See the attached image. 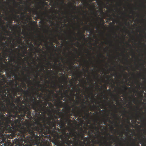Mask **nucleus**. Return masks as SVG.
<instances>
[{"label":"nucleus","mask_w":146,"mask_h":146,"mask_svg":"<svg viewBox=\"0 0 146 146\" xmlns=\"http://www.w3.org/2000/svg\"><path fill=\"white\" fill-rule=\"evenodd\" d=\"M55 114L51 115L49 120L44 119L41 122L39 121L36 122L34 124H31L30 129L36 134L40 133L46 135L51 134L55 140V145L60 141V139H67L69 137V135L66 132V128L65 123L61 119L60 122L58 119L59 117Z\"/></svg>","instance_id":"f257e3e1"},{"label":"nucleus","mask_w":146,"mask_h":146,"mask_svg":"<svg viewBox=\"0 0 146 146\" xmlns=\"http://www.w3.org/2000/svg\"><path fill=\"white\" fill-rule=\"evenodd\" d=\"M19 132L21 136L25 139V140L21 139L18 140L16 144L17 146H50V144L45 141L40 143L39 140L36 139L37 134H35L29 128L27 129L23 128Z\"/></svg>","instance_id":"f03ea898"},{"label":"nucleus","mask_w":146,"mask_h":146,"mask_svg":"<svg viewBox=\"0 0 146 146\" xmlns=\"http://www.w3.org/2000/svg\"><path fill=\"white\" fill-rule=\"evenodd\" d=\"M3 109H2L3 112H7L9 115L7 117H6V122L7 124L10 123L12 127L16 129L17 127H21V119L17 114V106L15 105L13 103H10V108L9 109L5 106V105Z\"/></svg>","instance_id":"7ed1b4c3"},{"label":"nucleus","mask_w":146,"mask_h":146,"mask_svg":"<svg viewBox=\"0 0 146 146\" xmlns=\"http://www.w3.org/2000/svg\"><path fill=\"white\" fill-rule=\"evenodd\" d=\"M31 102L33 103L31 105L33 109L35 111V115H38V116H40V113H42L41 111H43L44 113L46 112L44 110V108L47 106L48 101H46L44 104H40L39 101H37L35 98L33 99V98H31Z\"/></svg>","instance_id":"20e7f679"},{"label":"nucleus","mask_w":146,"mask_h":146,"mask_svg":"<svg viewBox=\"0 0 146 146\" xmlns=\"http://www.w3.org/2000/svg\"><path fill=\"white\" fill-rule=\"evenodd\" d=\"M17 114L19 113H21L20 115H19L20 117L19 119H21V123L23 125L24 123H23L21 122L22 119H23L24 118L26 114H27V117L29 119H31L32 116H31V111L30 108H28L26 106L23 105L21 104L20 106H18L17 109Z\"/></svg>","instance_id":"39448f33"},{"label":"nucleus","mask_w":146,"mask_h":146,"mask_svg":"<svg viewBox=\"0 0 146 146\" xmlns=\"http://www.w3.org/2000/svg\"><path fill=\"white\" fill-rule=\"evenodd\" d=\"M6 117L5 116L4 114L0 116V126H2L3 125L4 126V128L3 133L5 134L4 133H6L7 132H11L13 130H15L11 125L10 123L7 124L6 122Z\"/></svg>","instance_id":"423d86ee"},{"label":"nucleus","mask_w":146,"mask_h":146,"mask_svg":"<svg viewBox=\"0 0 146 146\" xmlns=\"http://www.w3.org/2000/svg\"><path fill=\"white\" fill-rule=\"evenodd\" d=\"M31 125V124L28 123L27 124V127H24V125H23L21 123V127H17V129H15V130H12V131L11 132H7L6 133H12L13 132H15V136H16V135H17L18 136H19V137L18 138V139H16L15 140V144H16H16L17 142V141L18 140H20L21 139H23L25 140V138H24V137L21 136V133H19V132L21 131V130H22V129H23V128H25L26 129H27L28 128H29V127H31V126H30ZM14 143H15V142H14Z\"/></svg>","instance_id":"0eeeda50"},{"label":"nucleus","mask_w":146,"mask_h":146,"mask_svg":"<svg viewBox=\"0 0 146 146\" xmlns=\"http://www.w3.org/2000/svg\"><path fill=\"white\" fill-rule=\"evenodd\" d=\"M82 109L80 110H78L77 111H73V113L74 114V116L76 117H84L83 115L84 114H85V115L87 117L88 116L90 115V113H91V112L87 113L86 112V111L85 110L86 109V111L89 112V110L88 109H86V106L83 104H82Z\"/></svg>","instance_id":"6e6552de"},{"label":"nucleus","mask_w":146,"mask_h":146,"mask_svg":"<svg viewBox=\"0 0 146 146\" xmlns=\"http://www.w3.org/2000/svg\"><path fill=\"white\" fill-rule=\"evenodd\" d=\"M90 130L88 131H87V130L85 131V133H88L89 136H93V133L94 132V129L95 128L97 129L98 131L99 130V128L95 125L94 124V125H91L89 127Z\"/></svg>","instance_id":"1a4fd4ad"},{"label":"nucleus","mask_w":146,"mask_h":146,"mask_svg":"<svg viewBox=\"0 0 146 146\" xmlns=\"http://www.w3.org/2000/svg\"><path fill=\"white\" fill-rule=\"evenodd\" d=\"M7 94H5V93H0V105H4L3 102L5 101L7 102V99L6 98V95Z\"/></svg>","instance_id":"9d476101"},{"label":"nucleus","mask_w":146,"mask_h":146,"mask_svg":"<svg viewBox=\"0 0 146 146\" xmlns=\"http://www.w3.org/2000/svg\"><path fill=\"white\" fill-rule=\"evenodd\" d=\"M9 24H8L7 23V28L8 27L10 29H12V27H11V26L12 25V24L13 23V16L12 17H10L9 18Z\"/></svg>","instance_id":"9b49d317"},{"label":"nucleus","mask_w":146,"mask_h":146,"mask_svg":"<svg viewBox=\"0 0 146 146\" xmlns=\"http://www.w3.org/2000/svg\"><path fill=\"white\" fill-rule=\"evenodd\" d=\"M33 13H35L36 15L38 16V18L41 19V20L39 22V23H40L41 24L43 25L45 22L44 19L42 18H41L42 16L38 13L37 10L33 11Z\"/></svg>","instance_id":"f8f14e48"},{"label":"nucleus","mask_w":146,"mask_h":146,"mask_svg":"<svg viewBox=\"0 0 146 146\" xmlns=\"http://www.w3.org/2000/svg\"><path fill=\"white\" fill-rule=\"evenodd\" d=\"M12 89L13 90H15L17 92H24L25 93L27 94V92L24 91L23 89L21 87H14L13 86L12 87Z\"/></svg>","instance_id":"ddd939ff"},{"label":"nucleus","mask_w":146,"mask_h":146,"mask_svg":"<svg viewBox=\"0 0 146 146\" xmlns=\"http://www.w3.org/2000/svg\"><path fill=\"white\" fill-rule=\"evenodd\" d=\"M9 84L11 86V88L10 90L12 89V87L14 86L15 87H16L17 85L18 84V83L17 82H15V84L14 80H10L9 81Z\"/></svg>","instance_id":"4468645a"},{"label":"nucleus","mask_w":146,"mask_h":146,"mask_svg":"<svg viewBox=\"0 0 146 146\" xmlns=\"http://www.w3.org/2000/svg\"><path fill=\"white\" fill-rule=\"evenodd\" d=\"M42 44V43L41 42H40V43H37V46L36 48H35V47H34L35 50V53H39L40 51L41 50V49L39 48V46H40V44Z\"/></svg>","instance_id":"2eb2a0df"},{"label":"nucleus","mask_w":146,"mask_h":146,"mask_svg":"<svg viewBox=\"0 0 146 146\" xmlns=\"http://www.w3.org/2000/svg\"><path fill=\"white\" fill-rule=\"evenodd\" d=\"M57 92H58L59 94L61 95L59 97V98L60 100H62V99L64 97H67L66 96H64L62 90H58Z\"/></svg>","instance_id":"dca6fc26"},{"label":"nucleus","mask_w":146,"mask_h":146,"mask_svg":"<svg viewBox=\"0 0 146 146\" xmlns=\"http://www.w3.org/2000/svg\"><path fill=\"white\" fill-rule=\"evenodd\" d=\"M13 19L16 22L19 23L20 21V17L19 15L13 14Z\"/></svg>","instance_id":"f3484780"},{"label":"nucleus","mask_w":146,"mask_h":146,"mask_svg":"<svg viewBox=\"0 0 146 146\" xmlns=\"http://www.w3.org/2000/svg\"><path fill=\"white\" fill-rule=\"evenodd\" d=\"M68 117V119H67L66 118L64 117V116H62V117L61 119H62V121H64V123H65V124L66 123L65 122V121H70L71 120L70 119V116L69 115H68L67 116Z\"/></svg>","instance_id":"a211bd4d"},{"label":"nucleus","mask_w":146,"mask_h":146,"mask_svg":"<svg viewBox=\"0 0 146 146\" xmlns=\"http://www.w3.org/2000/svg\"><path fill=\"white\" fill-rule=\"evenodd\" d=\"M3 145H4V146H13V145L12 144L11 142L10 141L9 142L8 140L6 142H3Z\"/></svg>","instance_id":"6ab92c4d"},{"label":"nucleus","mask_w":146,"mask_h":146,"mask_svg":"<svg viewBox=\"0 0 146 146\" xmlns=\"http://www.w3.org/2000/svg\"><path fill=\"white\" fill-rule=\"evenodd\" d=\"M14 27H15V28H17V27H19V31H18V32L19 34V39H20V36H21V34H23L24 33H23V32H22V33L21 32V29H20V28L18 26V25H16L15 26H14Z\"/></svg>","instance_id":"aec40b11"},{"label":"nucleus","mask_w":146,"mask_h":146,"mask_svg":"<svg viewBox=\"0 0 146 146\" xmlns=\"http://www.w3.org/2000/svg\"><path fill=\"white\" fill-rule=\"evenodd\" d=\"M2 84H0V93H3L4 92L5 94H7L6 90L5 89H4L3 90H2V87L1 85Z\"/></svg>","instance_id":"412c9836"},{"label":"nucleus","mask_w":146,"mask_h":146,"mask_svg":"<svg viewBox=\"0 0 146 146\" xmlns=\"http://www.w3.org/2000/svg\"><path fill=\"white\" fill-rule=\"evenodd\" d=\"M41 91L42 93L46 92H50L49 89H46V88L44 89H41Z\"/></svg>","instance_id":"4be33fe9"},{"label":"nucleus","mask_w":146,"mask_h":146,"mask_svg":"<svg viewBox=\"0 0 146 146\" xmlns=\"http://www.w3.org/2000/svg\"><path fill=\"white\" fill-rule=\"evenodd\" d=\"M13 68H11V71H10L11 74L12 75H13L14 76V77L15 78H18L17 76L16 75L15 73L14 72H13Z\"/></svg>","instance_id":"5701e85b"},{"label":"nucleus","mask_w":146,"mask_h":146,"mask_svg":"<svg viewBox=\"0 0 146 146\" xmlns=\"http://www.w3.org/2000/svg\"><path fill=\"white\" fill-rule=\"evenodd\" d=\"M135 116L136 117H135V123L136 122V121L137 120H139V115L137 113V112L135 114Z\"/></svg>","instance_id":"b1692460"},{"label":"nucleus","mask_w":146,"mask_h":146,"mask_svg":"<svg viewBox=\"0 0 146 146\" xmlns=\"http://www.w3.org/2000/svg\"><path fill=\"white\" fill-rule=\"evenodd\" d=\"M106 121H109L110 123L111 124H113L114 123V121H111L110 120V119L109 118V119H106V121H104V124L105 125H106Z\"/></svg>","instance_id":"393cba45"},{"label":"nucleus","mask_w":146,"mask_h":146,"mask_svg":"<svg viewBox=\"0 0 146 146\" xmlns=\"http://www.w3.org/2000/svg\"><path fill=\"white\" fill-rule=\"evenodd\" d=\"M81 1L84 2L83 3L84 5L86 6L90 5V4L87 2V0H81Z\"/></svg>","instance_id":"a878e982"},{"label":"nucleus","mask_w":146,"mask_h":146,"mask_svg":"<svg viewBox=\"0 0 146 146\" xmlns=\"http://www.w3.org/2000/svg\"><path fill=\"white\" fill-rule=\"evenodd\" d=\"M75 62H71L70 65V67L69 68H68V69H70L72 72V70H71V69L74 66L73 65Z\"/></svg>","instance_id":"bb28decb"},{"label":"nucleus","mask_w":146,"mask_h":146,"mask_svg":"<svg viewBox=\"0 0 146 146\" xmlns=\"http://www.w3.org/2000/svg\"><path fill=\"white\" fill-rule=\"evenodd\" d=\"M131 145V146H140L139 143L136 144L134 142L132 143Z\"/></svg>","instance_id":"cd10ccee"},{"label":"nucleus","mask_w":146,"mask_h":146,"mask_svg":"<svg viewBox=\"0 0 146 146\" xmlns=\"http://www.w3.org/2000/svg\"><path fill=\"white\" fill-rule=\"evenodd\" d=\"M100 21L102 23H100V24L101 25L103 26L104 25V24L105 23V21H104L102 19H100Z\"/></svg>","instance_id":"c85d7f7f"},{"label":"nucleus","mask_w":146,"mask_h":146,"mask_svg":"<svg viewBox=\"0 0 146 146\" xmlns=\"http://www.w3.org/2000/svg\"><path fill=\"white\" fill-rule=\"evenodd\" d=\"M12 90V92L13 93V96L14 97L16 96L17 93L18 92H17L15 90H13L12 89L11 90Z\"/></svg>","instance_id":"c756f323"},{"label":"nucleus","mask_w":146,"mask_h":146,"mask_svg":"<svg viewBox=\"0 0 146 146\" xmlns=\"http://www.w3.org/2000/svg\"><path fill=\"white\" fill-rule=\"evenodd\" d=\"M68 90H66L64 91V93H63V94L64 95V96H66V97H67V96H68L67 94H68Z\"/></svg>","instance_id":"7c9ffc66"},{"label":"nucleus","mask_w":146,"mask_h":146,"mask_svg":"<svg viewBox=\"0 0 146 146\" xmlns=\"http://www.w3.org/2000/svg\"><path fill=\"white\" fill-rule=\"evenodd\" d=\"M48 105L51 108H53L54 106L53 104H52V103L51 102H48Z\"/></svg>","instance_id":"2f4dec72"},{"label":"nucleus","mask_w":146,"mask_h":146,"mask_svg":"<svg viewBox=\"0 0 146 146\" xmlns=\"http://www.w3.org/2000/svg\"><path fill=\"white\" fill-rule=\"evenodd\" d=\"M123 135V132L121 133L120 134V136H121V137L120 138V139H121V140L123 141V138L122 137Z\"/></svg>","instance_id":"473e14b6"},{"label":"nucleus","mask_w":146,"mask_h":146,"mask_svg":"<svg viewBox=\"0 0 146 146\" xmlns=\"http://www.w3.org/2000/svg\"><path fill=\"white\" fill-rule=\"evenodd\" d=\"M0 77L1 78H2V79H1V81L2 80H3L4 81L5 80V76L4 75H2L1 74Z\"/></svg>","instance_id":"72a5a7b5"},{"label":"nucleus","mask_w":146,"mask_h":146,"mask_svg":"<svg viewBox=\"0 0 146 146\" xmlns=\"http://www.w3.org/2000/svg\"><path fill=\"white\" fill-rule=\"evenodd\" d=\"M113 18L111 17H110L107 18V20L108 21H110L111 20H113Z\"/></svg>","instance_id":"f704fd0d"},{"label":"nucleus","mask_w":146,"mask_h":146,"mask_svg":"<svg viewBox=\"0 0 146 146\" xmlns=\"http://www.w3.org/2000/svg\"><path fill=\"white\" fill-rule=\"evenodd\" d=\"M113 116L114 117L115 119L117 120H118V118L117 115L116 114H114L113 115Z\"/></svg>","instance_id":"c9c22d12"},{"label":"nucleus","mask_w":146,"mask_h":146,"mask_svg":"<svg viewBox=\"0 0 146 146\" xmlns=\"http://www.w3.org/2000/svg\"><path fill=\"white\" fill-rule=\"evenodd\" d=\"M70 6L74 10H75L76 9V5H74V7H75L74 8H73V5L71 3H70Z\"/></svg>","instance_id":"e433bc0d"},{"label":"nucleus","mask_w":146,"mask_h":146,"mask_svg":"<svg viewBox=\"0 0 146 146\" xmlns=\"http://www.w3.org/2000/svg\"><path fill=\"white\" fill-rule=\"evenodd\" d=\"M8 96H9V98H11L13 99V96H12L10 92L9 93V94Z\"/></svg>","instance_id":"4c0bfd02"},{"label":"nucleus","mask_w":146,"mask_h":146,"mask_svg":"<svg viewBox=\"0 0 146 146\" xmlns=\"http://www.w3.org/2000/svg\"><path fill=\"white\" fill-rule=\"evenodd\" d=\"M61 102H62L60 100H59L58 102H55V104L56 105H58Z\"/></svg>","instance_id":"58836bf2"},{"label":"nucleus","mask_w":146,"mask_h":146,"mask_svg":"<svg viewBox=\"0 0 146 146\" xmlns=\"http://www.w3.org/2000/svg\"><path fill=\"white\" fill-rule=\"evenodd\" d=\"M5 64L2 62H0V66L1 67H4Z\"/></svg>","instance_id":"ea45409f"},{"label":"nucleus","mask_w":146,"mask_h":146,"mask_svg":"<svg viewBox=\"0 0 146 146\" xmlns=\"http://www.w3.org/2000/svg\"><path fill=\"white\" fill-rule=\"evenodd\" d=\"M36 8L37 9H42V7L40 6H38Z\"/></svg>","instance_id":"a19ab883"},{"label":"nucleus","mask_w":146,"mask_h":146,"mask_svg":"<svg viewBox=\"0 0 146 146\" xmlns=\"http://www.w3.org/2000/svg\"><path fill=\"white\" fill-rule=\"evenodd\" d=\"M47 96H48V98H49L50 100L49 101H51V97L50 96V95H47Z\"/></svg>","instance_id":"79ce46f5"},{"label":"nucleus","mask_w":146,"mask_h":146,"mask_svg":"<svg viewBox=\"0 0 146 146\" xmlns=\"http://www.w3.org/2000/svg\"><path fill=\"white\" fill-rule=\"evenodd\" d=\"M69 100L70 101H73L75 102V101L74 100V98H69Z\"/></svg>","instance_id":"37998d69"},{"label":"nucleus","mask_w":146,"mask_h":146,"mask_svg":"<svg viewBox=\"0 0 146 146\" xmlns=\"http://www.w3.org/2000/svg\"><path fill=\"white\" fill-rule=\"evenodd\" d=\"M47 67H48L49 66H51V64L50 62L48 61V63H47Z\"/></svg>","instance_id":"c03bdc74"},{"label":"nucleus","mask_w":146,"mask_h":146,"mask_svg":"<svg viewBox=\"0 0 146 146\" xmlns=\"http://www.w3.org/2000/svg\"><path fill=\"white\" fill-rule=\"evenodd\" d=\"M62 79L65 82L66 84H67V79H65L64 78L62 77H61Z\"/></svg>","instance_id":"a18cd8bd"},{"label":"nucleus","mask_w":146,"mask_h":146,"mask_svg":"<svg viewBox=\"0 0 146 146\" xmlns=\"http://www.w3.org/2000/svg\"><path fill=\"white\" fill-rule=\"evenodd\" d=\"M85 30H87V31H90V29L86 27H85Z\"/></svg>","instance_id":"49530a36"},{"label":"nucleus","mask_w":146,"mask_h":146,"mask_svg":"<svg viewBox=\"0 0 146 146\" xmlns=\"http://www.w3.org/2000/svg\"><path fill=\"white\" fill-rule=\"evenodd\" d=\"M123 88H124L125 91H126L128 88H129L125 86H124Z\"/></svg>","instance_id":"de8ad7c7"},{"label":"nucleus","mask_w":146,"mask_h":146,"mask_svg":"<svg viewBox=\"0 0 146 146\" xmlns=\"http://www.w3.org/2000/svg\"><path fill=\"white\" fill-rule=\"evenodd\" d=\"M44 66L42 64L41 65V67L42 68V70L43 71H44Z\"/></svg>","instance_id":"09e8293b"},{"label":"nucleus","mask_w":146,"mask_h":146,"mask_svg":"<svg viewBox=\"0 0 146 146\" xmlns=\"http://www.w3.org/2000/svg\"><path fill=\"white\" fill-rule=\"evenodd\" d=\"M1 38L2 39V40H5L6 37H4L3 36H1Z\"/></svg>","instance_id":"8fccbe9b"},{"label":"nucleus","mask_w":146,"mask_h":146,"mask_svg":"<svg viewBox=\"0 0 146 146\" xmlns=\"http://www.w3.org/2000/svg\"><path fill=\"white\" fill-rule=\"evenodd\" d=\"M52 87V88L54 89H57V88H56V85L55 84Z\"/></svg>","instance_id":"3c124183"},{"label":"nucleus","mask_w":146,"mask_h":146,"mask_svg":"<svg viewBox=\"0 0 146 146\" xmlns=\"http://www.w3.org/2000/svg\"><path fill=\"white\" fill-rule=\"evenodd\" d=\"M59 70H60V72H62L64 70V69H62L61 68H59Z\"/></svg>","instance_id":"603ef678"},{"label":"nucleus","mask_w":146,"mask_h":146,"mask_svg":"<svg viewBox=\"0 0 146 146\" xmlns=\"http://www.w3.org/2000/svg\"><path fill=\"white\" fill-rule=\"evenodd\" d=\"M125 127L127 128V129L128 130L129 128V125H127L125 126Z\"/></svg>","instance_id":"864d4df0"},{"label":"nucleus","mask_w":146,"mask_h":146,"mask_svg":"<svg viewBox=\"0 0 146 146\" xmlns=\"http://www.w3.org/2000/svg\"><path fill=\"white\" fill-rule=\"evenodd\" d=\"M38 3V4H39V3L41 4L43 6L44 5V2H41L40 3Z\"/></svg>","instance_id":"5fc2aeb1"},{"label":"nucleus","mask_w":146,"mask_h":146,"mask_svg":"<svg viewBox=\"0 0 146 146\" xmlns=\"http://www.w3.org/2000/svg\"><path fill=\"white\" fill-rule=\"evenodd\" d=\"M44 109H47L48 110H50L49 107L48 106L46 107V108H44Z\"/></svg>","instance_id":"6e6d98bb"},{"label":"nucleus","mask_w":146,"mask_h":146,"mask_svg":"<svg viewBox=\"0 0 146 146\" xmlns=\"http://www.w3.org/2000/svg\"><path fill=\"white\" fill-rule=\"evenodd\" d=\"M30 44L32 46V47L33 48L34 47V45L32 44V42H30Z\"/></svg>","instance_id":"4d7b16f0"},{"label":"nucleus","mask_w":146,"mask_h":146,"mask_svg":"<svg viewBox=\"0 0 146 146\" xmlns=\"http://www.w3.org/2000/svg\"><path fill=\"white\" fill-rule=\"evenodd\" d=\"M78 33L81 36H82L83 35L84 36V37L85 36L83 34L81 33L80 32H79Z\"/></svg>","instance_id":"13d9d810"},{"label":"nucleus","mask_w":146,"mask_h":146,"mask_svg":"<svg viewBox=\"0 0 146 146\" xmlns=\"http://www.w3.org/2000/svg\"><path fill=\"white\" fill-rule=\"evenodd\" d=\"M39 82L38 81L37 82V84L38 86H41V85L39 84Z\"/></svg>","instance_id":"bf43d9fd"},{"label":"nucleus","mask_w":146,"mask_h":146,"mask_svg":"<svg viewBox=\"0 0 146 146\" xmlns=\"http://www.w3.org/2000/svg\"><path fill=\"white\" fill-rule=\"evenodd\" d=\"M98 142L97 141H93V143L94 144H96L97 143H98Z\"/></svg>","instance_id":"052dcab7"},{"label":"nucleus","mask_w":146,"mask_h":146,"mask_svg":"<svg viewBox=\"0 0 146 146\" xmlns=\"http://www.w3.org/2000/svg\"><path fill=\"white\" fill-rule=\"evenodd\" d=\"M100 57H103L104 58H105V57L103 54H100Z\"/></svg>","instance_id":"680f3d73"},{"label":"nucleus","mask_w":146,"mask_h":146,"mask_svg":"<svg viewBox=\"0 0 146 146\" xmlns=\"http://www.w3.org/2000/svg\"><path fill=\"white\" fill-rule=\"evenodd\" d=\"M76 90L77 92H78V91H80V89L79 88L78 89H76Z\"/></svg>","instance_id":"e2e57ef3"},{"label":"nucleus","mask_w":146,"mask_h":146,"mask_svg":"<svg viewBox=\"0 0 146 146\" xmlns=\"http://www.w3.org/2000/svg\"><path fill=\"white\" fill-rule=\"evenodd\" d=\"M27 53V52L26 51H24L23 52V54H24L25 55V54H26Z\"/></svg>","instance_id":"0e129e2a"},{"label":"nucleus","mask_w":146,"mask_h":146,"mask_svg":"<svg viewBox=\"0 0 146 146\" xmlns=\"http://www.w3.org/2000/svg\"><path fill=\"white\" fill-rule=\"evenodd\" d=\"M87 52H88V54H89L91 56V55L90 54V51L88 50L87 49Z\"/></svg>","instance_id":"69168bd1"},{"label":"nucleus","mask_w":146,"mask_h":146,"mask_svg":"<svg viewBox=\"0 0 146 146\" xmlns=\"http://www.w3.org/2000/svg\"><path fill=\"white\" fill-rule=\"evenodd\" d=\"M70 37H71V38H74V39H77V38L76 37H74L71 36H70Z\"/></svg>","instance_id":"338daca9"},{"label":"nucleus","mask_w":146,"mask_h":146,"mask_svg":"<svg viewBox=\"0 0 146 146\" xmlns=\"http://www.w3.org/2000/svg\"><path fill=\"white\" fill-rule=\"evenodd\" d=\"M140 143L142 144V145L141 146H145V145L143 143V141L141 142Z\"/></svg>","instance_id":"774afa93"}]
</instances>
